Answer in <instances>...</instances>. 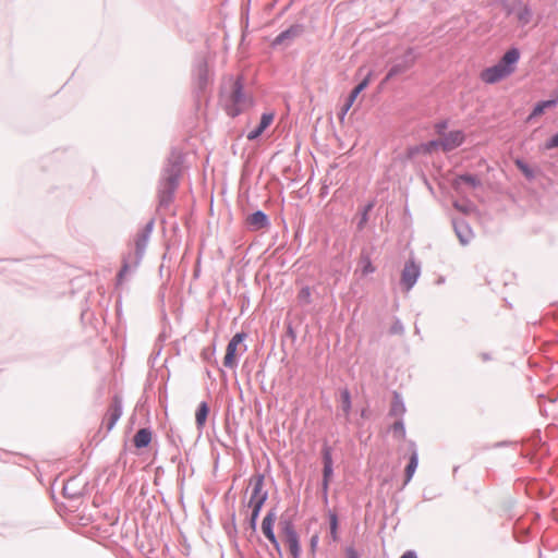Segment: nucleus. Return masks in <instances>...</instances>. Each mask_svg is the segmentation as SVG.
Returning a JSON list of instances; mask_svg holds the SVG:
<instances>
[{
    "label": "nucleus",
    "instance_id": "obj_45",
    "mask_svg": "<svg viewBox=\"0 0 558 558\" xmlns=\"http://www.w3.org/2000/svg\"><path fill=\"white\" fill-rule=\"evenodd\" d=\"M130 268H131L130 262H128L126 258H124L122 267L119 270L118 276H117V280H118L119 283L122 281V279L124 278L126 272L130 270Z\"/></svg>",
    "mask_w": 558,
    "mask_h": 558
},
{
    "label": "nucleus",
    "instance_id": "obj_49",
    "mask_svg": "<svg viewBox=\"0 0 558 558\" xmlns=\"http://www.w3.org/2000/svg\"><path fill=\"white\" fill-rule=\"evenodd\" d=\"M320 486H322V499H323V502L325 505H328V501H329V499H328L329 485H325V484L322 483Z\"/></svg>",
    "mask_w": 558,
    "mask_h": 558
},
{
    "label": "nucleus",
    "instance_id": "obj_16",
    "mask_svg": "<svg viewBox=\"0 0 558 558\" xmlns=\"http://www.w3.org/2000/svg\"><path fill=\"white\" fill-rule=\"evenodd\" d=\"M246 227L250 231H259L270 227L269 216L262 209H257L246 217Z\"/></svg>",
    "mask_w": 558,
    "mask_h": 558
},
{
    "label": "nucleus",
    "instance_id": "obj_55",
    "mask_svg": "<svg viewBox=\"0 0 558 558\" xmlns=\"http://www.w3.org/2000/svg\"><path fill=\"white\" fill-rule=\"evenodd\" d=\"M231 524H232V531L236 532V525H235V512H232L231 514Z\"/></svg>",
    "mask_w": 558,
    "mask_h": 558
},
{
    "label": "nucleus",
    "instance_id": "obj_33",
    "mask_svg": "<svg viewBox=\"0 0 558 558\" xmlns=\"http://www.w3.org/2000/svg\"><path fill=\"white\" fill-rule=\"evenodd\" d=\"M374 202H368L367 204H365L361 210V214H360V219L356 223V228L359 231H362L367 221H368V214L369 211L374 208Z\"/></svg>",
    "mask_w": 558,
    "mask_h": 558
},
{
    "label": "nucleus",
    "instance_id": "obj_2",
    "mask_svg": "<svg viewBox=\"0 0 558 558\" xmlns=\"http://www.w3.org/2000/svg\"><path fill=\"white\" fill-rule=\"evenodd\" d=\"M230 104L227 105V114L231 118L240 116L244 109L250 105V99L244 93V81L242 76L236 77L232 84L230 94Z\"/></svg>",
    "mask_w": 558,
    "mask_h": 558
},
{
    "label": "nucleus",
    "instance_id": "obj_39",
    "mask_svg": "<svg viewBox=\"0 0 558 558\" xmlns=\"http://www.w3.org/2000/svg\"><path fill=\"white\" fill-rule=\"evenodd\" d=\"M440 138H433L428 142L422 143V148L425 149V156L432 155L437 149H441Z\"/></svg>",
    "mask_w": 558,
    "mask_h": 558
},
{
    "label": "nucleus",
    "instance_id": "obj_17",
    "mask_svg": "<svg viewBox=\"0 0 558 558\" xmlns=\"http://www.w3.org/2000/svg\"><path fill=\"white\" fill-rule=\"evenodd\" d=\"M452 226L461 245H468L474 236L469 222L463 218H454L452 219Z\"/></svg>",
    "mask_w": 558,
    "mask_h": 558
},
{
    "label": "nucleus",
    "instance_id": "obj_15",
    "mask_svg": "<svg viewBox=\"0 0 558 558\" xmlns=\"http://www.w3.org/2000/svg\"><path fill=\"white\" fill-rule=\"evenodd\" d=\"M86 485V482L81 483L78 476H72L63 485V496L70 500H77L84 495Z\"/></svg>",
    "mask_w": 558,
    "mask_h": 558
},
{
    "label": "nucleus",
    "instance_id": "obj_31",
    "mask_svg": "<svg viewBox=\"0 0 558 558\" xmlns=\"http://www.w3.org/2000/svg\"><path fill=\"white\" fill-rule=\"evenodd\" d=\"M390 430L392 432L393 438L398 440L405 439L407 430L403 418H398L391 426Z\"/></svg>",
    "mask_w": 558,
    "mask_h": 558
},
{
    "label": "nucleus",
    "instance_id": "obj_32",
    "mask_svg": "<svg viewBox=\"0 0 558 558\" xmlns=\"http://www.w3.org/2000/svg\"><path fill=\"white\" fill-rule=\"evenodd\" d=\"M461 182L470 185L473 189H476L482 184L481 180L475 174L471 173L459 174L456 179V184H459Z\"/></svg>",
    "mask_w": 558,
    "mask_h": 558
},
{
    "label": "nucleus",
    "instance_id": "obj_54",
    "mask_svg": "<svg viewBox=\"0 0 558 558\" xmlns=\"http://www.w3.org/2000/svg\"><path fill=\"white\" fill-rule=\"evenodd\" d=\"M395 76H390V70H388L386 76L383 78L380 85L387 84L389 81H391Z\"/></svg>",
    "mask_w": 558,
    "mask_h": 558
},
{
    "label": "nucleus",
    "instance_id": "obj_44",
    "mask_svg": "<svg viewBox=\"0 0 558 558\" xmlns=\"http://www.w3.org/2000/svg\"><path fill=\"white\" fill-rule=\"evenodd\" d=\"M558 147V132L551 135L544 144V149L549 150Z\"/></svg>",
    "mask_w": 558,
    "mask_h": 558
},
{
    "label": "nucleus",
    "instance_id": "obj_46",
    "mask_svg": "<svg viewBox=\"0 0 558 558\" xmlns=\"http://www.w3.org/2000/svg\"><path fill=\"white\" fill-rule=\"evenodd\" d=\"M215 345L210 349V348H205L203 351H202V356L204 360L206 361H209L214 354H215Z\"/></svg>",
    "mask_w": 558,
    "mask_h": 558
},
{
    "label": "nucleus",
    "instance_id": "obj_12",
    "mask_svg": "<svg viewBox=\"0 0 558 558\" xmlns=\"http://www.w3.org/2000/svg\"><path fill=\"white\" fill-rule=\"evenodd\" d=\"M440 138L441 150L444 153H450L458 147L462 146L465 142V133L462 130H452Z\"/></svg>",
    "mask_w": 558,
    "mask_h": 558
},
{
    "label": "nucleus",
    "instance_id": "obj_40",
    "mask_svg": "<svg viewBox=\"0 0 558 558\" xmlns=\"http://www.w3.org/2000/svg\"><path fill=\"white\" fill-rule=\"evenodd\" d=\"M404 333V326L400 318L393 317V323L389 328V335H399L402 336Z\"/></svg>",
    "mask_w": 558,
    "mask_h": 558
},
{
    "label": "nucleus",
    "instance_id": "obj_56",
    "mask_svg": "<svg viewBox=\"0 0 558 558\" xmlns=\"http://www.w3.org/2000/svg\"><path fill=\"white\" fill-rule=\"evenodd\" d=\"M361 416L362 417H366L367 416V410L366 409H362L361 410Z\"/></svg>",
    "mask_w": 558,
    "mask_h": 558
},
{
    "label": "nucleus",
    "instance_id": "obj_41",
    "mask_svg": "<svg viewBox=\"0 0 558 558\" xmlns=\"http://www.w3.org/2000/svg\"><path fill=\"white\" fill-rule=\"evenodd\" d=\"M323 476H322V483L325 485H330V482L333 477V466H323Z\"/></svg>",
    "mask_w": 558,
    "mask_h": 558
},
{
    "label": "nucleus",
    "instance_id": "obj_24",
    "mask_svg": "<svg viewBox=\"0 0 558 558\" xmlns=\"http://www.w3.org/2000/svg\"><path fill=\"white\" fill-rule=\"evenodd\" d=\"M209 405L206 401H202L195 413V424L199 432L205 427V424L207 422L208 415H209Z\"/></svg>",
    "mask_w": 558,
    "mask_h": 558
},
{
    "label": "nucleus",
    "instance_id": "obj_21",
    "mask_svg": "<svg viewBox=\"0 0 558 558\" xmlns=\"http://www.w3.org/2000/svg\"><path fill=\"white\" fill-rule=\"evenodd\" d=\"M277 520V511L276 508H271L267 511L266 515L262 521V532L264 536L270 542L277 538L274 526Z\"/></svg>",
    "mask_w": 558,
    "mask_h": 558
},
{
    "label": "nucleus",
    "instance_id": "obj_6",
    "mask_svg": "<svg viewBox=\"0 0 558 558\" xmlns=\"http://www.w3.org/2000/svg\"><path fill=\"white\" fill-rule=\"evenodd\" d=\"M305 25L303 23H294L284 31L280 32L271 41L270 46L274 49L278 47L288 48L292 43L305 33Z\"/></svg>",
    "mask_w": 558,
    "mask_h": 558
},
{
    "label": "nucleus",
    "instance_id": "obj_26",
    "mask_svg": "<svg viewBox=\"0 0 558 558\" xmlns=\"http://www.w3.org/2000/svg\"><path fill=\"white\" fill-rule=\"evenodd\" d=\"M328 521H329V537L331 542L339 541V517L336 511L328 510L327 512Z\"/></svg>",
    "mask_w": 558,
    "mask_h": 558
},
{
    "label": "nucleus",
    "instance_id": "obj_22",
    "mask_svg": "<svg viewBox=\"0 0 558 558\" xmlns=\"http://www.w3.org/2000/svg\"><path fill=\"white\" fill-rule=\"evenodd\" d=\"M151 438H153L151 429L149 427H143V428H140L135 433V435L133 437V444L136 449H144L150 445Z\"/></svg>",
    "mask_w": 558,
    "mask_h": 558
},
{
    "label": "nucleus",
    "instance_id": "obj_53",
    "mask_svg": "<svg viewBox=\"0 0 558 558\" xmlns=\"http://www.w3.org/2000/svg\"><path fill=\"white\" fill-rule=\"evenodd\" d=\"M480 357L482 359L483 362H488L492 360V355L487 352H482L480 354Z\"/></svg>",
    "mask_w": 558,
    "mask_h": 558
},
{
    "label": "nucleus",
    "instance_id": "obj_35",
    "mask_svg": "<svg viewBox=\"0 0 558 558\" xmlns=\"http://www.w3.org/2000/svg\"><path fill=\"white\" fill-rule=\"evenodd\" d=\"M514 165L526 180L532 181L535 179V171L523 159H515Z\"/></svg>",
    "mask_w": 558,
    "mask_h": 558
},
{
    "label": "nucleus",
    "instance_id": "obj_11",
    "mask_svg": "<svg viewBox=\"0 0 558 558\" xmlns=\"http://www.w3.org/2000/svg\"><path fill=\"white\" fill-rule=\"evenodd\" d=\"M421 276V266L413 259L405 262L401 272L400 284L405 291H410Z\"/></svg>",
    "mask_w": 558,
    "mask_h": 558
},
{
    "label": "nucleus",
    "instance_id": "obj_30",
    "mask_svg": "<svg viewBox=\"0 0 558 558\" xmlns=\"http://www.w3.org/2000/svg\"><path fill=\"white\" fill-rule=\"evenodd\" d=\"M247 507L251 508V514L246 520L247 527L251 529L252 533H256L257 530V521L260 514V511L264 506L251 505L247 504Z\"/></svg>",
    "mask_w": 558,
    "mask_h": 558
},
{
    "label": "nucleus",
    "instance_id": "obj_48",
    "mask_svg": "<svg viewBox=\"0 0 558 558\" xmlns=\"http://www.w3.org/2000/svg\"><path fill=\"white\" fill-rule=\"evenodd\" d=\"M345 557L347 558H360V555L353 546H348L345 548Z\"/></svg>",
    "mask_w": 558,
    "mask_h": 558
},
{
    "label": "nucleus",
    "instance_id": "obj_28",
    "mask_svg": "<svg viewBox=\"0 0 558 558\" xmlns=\"http://www.w3.org/2000/svg\"><path fill=\"white\" fill-rule=\"evenodd\" d=\"M359 266L361 268V272L363 276L371 275V274L375 272V270H376L375 266L373 265L369 254L365 250L361 251Z\"/></svg>",
    "mask_w": 558,
    "mask_h": 558
},
{
    "label": "nucleus",
    "instance_id": "obj_9",
    "mask_svg": "<svg viewBox=\"0 0 558 558\" xmlns=\"http://www.w3.org/2000/svg\"><path fill=\"white\" fill-rule=\"evenodd\" d=\"M418 58L416 49L414 47H408L404 53L396 58L393 64L390 66V76H398L410 69H412Z\"/></svg>",
    "mask_w": 558,
    "mask_h": 558
},
{
    "label": "nucleus",
    "instance_id": "obj_50",
    "mask_svg": "<svg viewBox=\"0 0 558 558\" xmlns=\"http://www.w3.org/2000/svg\"><path fill=\"white\" fill-rule=\"evenodd\" d=\"M270 544L274 546V549L276 550L278 558H283V553L278 538H275V541H270Z\"/></svg>",
    "mask_w": 558,
    "mask_h": 558
},
{
    "label": "nucleus",
    "instance_id": "obj_51",
    "mask_svg": "<svg viewBox=\"0 0 558 558\" xmlns=\"http://www.w3.org/2000/svg\"><path fill=\"white\" fill-rule=\"evenodd\" d=\"M400 558H418V556L414 550H407L402 554Z\"/></svg>",
    "mask_w": 558,
    "mask_h": 558
},
{
    "label": "nucleus",
    "instance_id": "obj_38",
    "mask_svg": "<svg viewBox=\"0 0 558 558\" xmlns=\"http://www.w3.org/2000/svg\"><path fill=\"white\" fill-rule=\"evenodd\" d=\"M279 526L283 536L296 533L293 520L286 515H281L279 521Z\"/></svg>",
    "mask_w": 558,
    "mask_h": 558
},
{
    "label": "nucleus",
    "instance_id": "obj_47",
    "mask_svg": "<svg viewBox=\"0 0 558 558\" xmlns=\"http://www.w3.org/2000/svg\"><path fill=\"white\" fill-rule=\"evenodd\" d=\"M515 444H517L515 441L502 440V441H497V442L493 444L492 448H494V449L504 448V447L514 446Z\"/></svg>",
    "mask_w": 558,
    "mask_h": 558
},
{
    "label": "nucleus",
    "instance_id": "obj_27",
    "mask_svg": "<svg viewBox=\"0 0 558 558\" xmlns=\"http://www.w3.org/2000/svg\"><path fill=\"white\" fill-rule=\"evenodd\" d=\"M284 541L289 547L292 558H300L301 556V544L298 532L284 536Z\"/></svg>",
    "mask_w": 558,
    "mask_h": 558
},
{
    "label": "nucleus",
    "instance_id": "obj_4",
    "mask_svg": "<svg viewBox=\"0 0 558 558\" xmlns=\"http://www.w3.org/2000/svg\"><path fill=\"white\" fill-rule=\"evenodd\" d=\"M247 338V333L245 331L236 332L228 342L226 354L223 357V366L233 369L239 364V354L238 348H240V354L246 352L247 345L244 344V340Z\"/></svg>",
    "mask_w": 558,
    "mask_h": 558
},
{
    "label": "nucleus",
    "instance_id": "obj_19",
    "mask_svg": "<svg viewBox=\"0 0 558 558\" xmlns=\"http://www.w3.org/2000/svg\"><path fill=\"white\" fill-rule=\"evenodd\" d=\"M508 76V73L498 63L484 69L481 73V80L486 84L498 83Z\"/></svg>",
    "mask_w": 558,
    "mask_h": 558
},
{
    "label": "nucleus",
    "instance_id": "obj_13",
    "mask_svg": "<svg viewBox=\"0 0 558 558\" xmlns=\"http://www.w3.org/2000/svg\"><path fill=\"white\" fill-rule=\"evenodd\" d=\"M122 399L118 395H114L105 416L107 433H109L116 426L117 422L122 415Z\"/></svg>",
    "mask_w": 558,
    "mask_h": 558
},
{
    "label": "nucleus",
    "instance_id": "obj_43",
    "mask_svg": "<svg viewBox=\"0 0 558 558\" xmlns=\"http://www.w3.org/2000/svg\"><path fill=\"white\" fill-rule=\"evenodd\" d=\"M447 128H448V120H446V119L436 122L434 125L436 134L439 135L440 137L447 133L446 132Z\"/></svg>",
    "mask_w": 558,
    "mask_h": 558
},
{
    "label": "nucleus",
    "instance_id": "obj_1",
    "mask_svg": "<svg viewBox=\"0 0 558 558\" xmlns=\"http://www.w3.org/2000/svg\"><path fill=\"white\" fill-rule=\"evenodd\" d=\"M184 153L172 147L162 166L157 186L158 206L168 208L174 199L183 173Z\"/></svg>",
    "mask_w": 558,
    "mask_h": 558
},
{
    "label": "nucleus",
    "instance_id": "obj_7",
    "mask_svg": "<svg viewBox=\"0 0 558 558\" xmlns=\"http://www.w3.org/2000/svg\"><path fill=\"white\" fill-rule=\"evenodd\" d=\"M193 77L199 93L204 92L209 84L210 74L207 59L199 53L195 57L193 65Z\"/></svg>",
    "mask_w": 558,
    "mask_h": 558
},
{
    "label": "nucleus",
    "instance_id": "obj_37",
    "mask_svg": "<svg viewBox=\"0 0 558 558\" xmlns=\"http://www.w3.org/2000/svg\"><path fill=\"white\" fill-rule=\"evenodd\" d=\"M418 155H425V149L422 148V143L417 145L408 146L402 161L413 160Z\"/></svg>",
    "mask_w": 558,
    "mask_h": 558
},
{
    "label": "nucleus",
    "instance_id": "obj_23",
    "mask_svg": "<svg viewBox=\"0 0 558 558\" xmlns=\"http://www.w3.org/2000/svg\"><path fill=\"white\" fill-rule=\"evenodd\" d=\"M405 411L407 409L402 396L399 392L393 391L388 415L403 418Z\"/></svg>",
    "mask_w": 558,
    "mask_h": 558
},
{
    "label": "nucleus",
    "instance_id": "obj_25",
    "mask_svg": "<svg viewBox=\"0 0 558 558\" xmlns=\"http://www.w3.org/2000/svg\"><path fill=\"white\" fill-rule=\"evenodd\" d=\"M557 104L558 99H545L537 101L529 116V120L543 114L547 109L556 107Z\"/></svg>",
    "mask_w": 558,
    "mask_h": 558
},
{
    "label": "nucleus",
    "instance_id": "obj_52",
    "mask_svg": "<svg viewBox=\"0 0 558 558\" xmlns=\"http://www.w3.org/2000/svg\"><path fill=\"white\" fill-rule=\"evenodd\" d=\"M287 333L294 340L296 338L295 331L291 324L287 327Z\"/></svg>",
    "mask_w": 558,
    "mask_h": 558
},
{
    "label": "nucleus",
    "instance_id": "obj_20",
    "mask_svg": "<svg viewBox=\"0 0 558 558\" xmlns=\"http://www.w3.org/2000/svg\"><path fill=\"white\" fill-rule=\"evenodd\" d=\"M274 112H264L260 117L259 123L247 133L248 141H255L262 136V134L274 122Z\"/></svg>",
    "mask_w": 558,
    "mask_h": 558
},
{
    "label": "nucleus",
    "instance_id": "obj_8",
    "mask_svg": "<svg viewBox=\"0 0 558 558\" xmlns=\"http://www.w3.org/2000/svg\"><path fill=\"white\" fill-rule=\"evenodd\" d=\"M374 76V71H368L367 74L363 77L361 82H359L349 93L344 104L340 108V111L338 112V118L342 122L349 112V110L352 108L353 104L355 102L359 95L368 87L372 78Z\"/></svg>",
    "mask_w": 558,
    "mask_h": 558
},
{
    "label": "nucleus",
    "instance_id": "obj_29",
    "mask_svg": "<svg viewBox=\"0 0 558 558\" xmlns=\"http://www.w3.org/2000/svg\"><path fill=\"white\" fill-rule=\"evenodd\" d=\"M340 402H341V410L345 416V418H349L351 410H352V397L349 388H340Z\"/></svg>",
    "mask_w": 558,
    "mask_h": 558
},
{
    "label": "nucleus",
    "instance_id": "obj_5",
    "mask_svg": "<svg viewBox=\"0 0 558 558\" xmlns=\"http://www.w3.org/2000/svg\"><path fill=\"white\" fill-rule=\"evenodd\" d=\"M154 226H155V219L150 218L145 223V226L136 233V235L134 238L135 251H134V255L132 256V259H133L132 265H133L134 269L138 267V265L141 264V262L145 255L149 238L154 230Z\"/></svg>",
    "mask_w": 558,
    "mask_h": 558
},
{
    "label": "nucleus",
    "instance_id": "obj_36",
    "mask_svg": "<svg viewBox=\"0 0 558 558\" xmlns=\"http://www.w3.org/2000/svg\"><path fill=\"white\" fill-rule=\"evenodd\" d=\"M298 302L302 306H308L313 303L312 300V289L308 286H304L301 288V290L298 293Z\"/></svg>",
    "mask_w": 558,
    "mask_h": 558
},
{
    "label": "nucleus",
    "instance_id": "obj_10",
    "mask_svg": "<svg viewBox=\"0 0 558 558\" xmlns=\"http://www.w3.org/2000/svg\"><path fill=\"white\" fill-rule=\"evenodd\" d=\"M252 486L251 497L247 504L264 506L268 499V490L264 489L265 475L257 473L250 480Z\"/></svg>",
    "mask_w": 558,
    "mask_h": 558
},
{
    "label": "nucleus",
    "instance_id": "obj_42",
    "mask_svg": "<svg viewBox=\"0 0 558 558\" xmlns=\"http://www.w3.org/2000/svg\"><path fill=\"white\" fill-rule=\"evenodd\" d=\"M319 542L318 533H314L310 538V555L311 558H316V550Z\"/></svg>",
    "mask_w": 558,
    "mask_h": 558
},
{
    "label": "nucleus",
    "instance_id": "obj_18",
    "mask_svg": "<svg viewBox=\"0 0 558 558\" xmlns=\"http://www.w3.org/2000/svg\"><path fill=\"white\" fill-rule=\"evenodd\" d=\"M408 446H409V450H410V457H409V462L404 469L403 487L411 482V480L418 466V451H417L415 441L409 440Z\"/></svg>",
    "mask_w": 558,
    "mask_h": 558
},
{
    "label": "nucleus",
    "instance_id": "obj_57",
    "mask_svg": "<svg viewBox=\"0 0 558 558\" xmlns=\"http://www.w3.org/2000/svg\"><path fill=\"white\" fill-rule=\"evenodd\" d=\"M415 333H420V329L415 327Z\"/></svg>",
    "mask_w": 558,
    "mask_h": 558
},
{
    "label": "nucleus",
    "instance_id": "obj_14",
    "mask_svg": "<svg viewBox=\"0 0 558 558\" xmlns=\"http://www.w3.org/2000/svg\"><path fill=\"white\" fill-rule=\"evenodd\" d=\"M520 56H521V52H520V49L515 46L509 48L501 57L500 59L497 61L498 65H500V68L502 70H505L508 75H511L514 71H515V68H517V64L520 60Z\"/></svg>",
    "mask_w": 558,
    "mask_h": 558
},
{
    "label": "nucleus",
    "instance_id": "obj_34",
    "mask_svg": "<svg viewBox=\"0 0 558 558\" xmlns=\"http://www.w3.org/2000/svg\"><path fill=\"white\" fill-rule=\"evenodd\" d=\"M323 466H333L332 447L324 441L320 450Z\"/></svg>",
    "mask_w": 558,
    "mask_h": 558
},
{
    "label": "nucleus",
    "instance_id": "obj_3",
    "mask_svg": "<svg viewBox=\"0 0 558 558\" xmlns=\"http://www.w3.org/2000/svg\"><path fill=\"white\" fill-rule=\"evenodd\" d=\"M507 16L514 15L519 25L524 27L532 22L533 11L522 0H498Z\"/></svg>",
    "mask_w": 558,
    "mask_h": 558
}]
</instances>
